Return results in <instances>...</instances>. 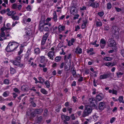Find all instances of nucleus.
<instances>
[{
	"mask_svg": "<svg viewBox=\"0 0 124 124\" xmlns=\"http://www.w3.org/2000/svg\"><path fill=\"white\" fill-rule=\"evenodd\" d=\"M10 23H7L6 25L7 28H6V31H7L8 30L10 29L11 28H10Z\"/></svg>",
	"mask_w": 124,
	"mask_h": 124,
	"instance_id": "c03bdc74",
	"label": "nucleus"
},
{
	"mask_svg": "<svg viewBox=\"0 0 124 124\" xmlns=\"http://www.w3.org/2000/svg\"><path fill=\"white\" fill-rule=\"evenodd\" d=\"M46 39H42L41 41V45H44L45 44Z\"/></svg>",
	"mask_w": 124,
	"mask_h": 124,
	"instance_id": "603ef678",
	"label": "nucleus"
},
{
	"mask_svg": "<svg viewBox=\"0 0 124 124\" xmlns=\"http://www.w3.org/2000/svg\"><path fill=\"white\" fill-rule=\"evenodd\" d=\"M107 8L108 9H110L112 7V5L110 3H108L107 4Z\"/></svg>",
	"mask_w": 124,
	"mask_h": 124,
	"instance_id": "ea45409f",
	"label": "nucleus"
},
{
	"mask_svg": "<svg viewBox=\"0 0 124 124\" xmlns=\"http://www.w3.org/2000/svg\"><path fill=\"white\" fill-rule=\"evenodd\" d=\"M72 74L74 77H76L77 76V74L76 70L74 69L72 70H71Z\"/></svg>",
	"mask_w": 124,
	"mask_h": 124,
	"instance_id": "bb28decb",
	"label": "nucleus"
},
{
	"mask_svg": "<svg viewBox=\"0 0 124 124\" xmlns=\"http://www.w3.org/2000/svg\"><path fill=\"white\" fill-rule=\"evenodd\" d=\"M9 92L8 91H6L4 92L3 94V96L4 97H6L9 95Z\"/></svg>",
	"mask_w": 124,
	"mask_h": 124,
	"instance_id": "2f4dec72",
	"label": "nucleus"
},
{
	"mask_svg": "<svg viewBox=\"0 0 124 124\" xmlns=\"http://www.w3.org/2000/svg\"><path fill=\"white\" fill-rule=\"evenodd\" d=\"M16 14V12L13 11H11L7 13V15L8 16H13Z\"/></svg>",
	"mask_w": 124,
	"mask_h": 124,
	"instance_id": "5701e85b",
	"label": "nucleus"
},
{
	"mask_svg": "<svg viewBox=\"0 0 124 124\" xmlns=\"http://www.w3.org/2000/svg\"><path fill=\"white\" fill-rule=\"evenodd\" d=\"M6 28L5 27L2 28H1V30L2 31V32L1 33L0 36L2 37H4L5 36V33L4 32V31H6Z\"/></svg>",
	"mask_w": 124,
	"mask_h": 124,
	"instance_id": "6ab92c4d",
	"label": "nucleus"
},
{
	"mask_svg": "<svg viewBox=\"0 0 124 124\" xmlns=\"http://www.w3.org/2000/svg\"><path fill=\"white\" fill-rule=\"evenodd\" d=\"M43 111V109L41 108H36L34 109L33 111L31 113V116L32 117H34L36 114H39L42 113Z\"/></svg>",
	"mask_w": 124,
	"mask_h": 124,
	"instance_id": "7ed1b4c3",
	"label": "nucleus"
},
{
	"mask_svg": "<svg viewBox=\"0 0 124 124\" xmlns=\"http://www.w3.org/2000/svg\"><path fill=\"white\" fill-rule=\"evenodd\" d=\"M53 19L54 21L55 22H56L57 21V16L56 14V12L54 11L53 14Z\"/></svg>",
	"mask_w": 124,
	"mask_h": 124,
	"instance_id": "aec40b11",
	"label": "nucleus"
},
{
	"mask_svg": "<svg viewBox=\"0 0 124 124\" xmlns=\"http://www.w3.org/2000/svg\"><path fill=\"white\" fill-rule=\"evenodd\" d=\"M72 99L73 100V101L75 103L77 101H78V99L76 97L73 96L72 97Z\"/></svg>",
	"mask_w": 124,
	"mask_h": 124,
	"instance_id": "37998d69",
	"label": "nucleus"
},
{
	"mask_svg": "<svg viewBox=\"0 0 124 124\" xmlns=\"http://www.w3.org/2000/svg\"><path fill=\"white\" fill-rule=\"evenodd\" d=\"M31 33V31H29L28 30H26V33L27 35H29Z\"/></svg>",
	"mask_w": 124,
	"mask_h": 124,
	"instance_id": "13d9d810",
	"label": "nucleus"
},
{
	"mask_svg": "<svg viewBox=\"0 0 124 124\" xmlns=\"http://www.w3.org/2000/svg\"><path fill=\"white\" fill-rule=\"evenodd\" d=\"M21 89L22 91L24 92H27L29 90V89L25 85H23L21 87Z\"/></svg>",
	"mask_w": 124,
	"mask_h": 124,
	"instance_id": "412c9836",
	"label": "nucleus"
},
{
	"mask_svg": "<svg viewBox=\"0 0 124 124\" xmlns=\"http://www.w3.org/2000/svg\"><path fill=\"white\" fill-rule=\"evenodd\" d=\"M111 62H108L107 63H104V64L106 66H107L108 67H109V66H111Z\"/></svg>",
	"mask_w": 124,
	"mask_h": 124,
	"instance_id": "bf43d9fd",
	"label": "nucleus"
},
{
	"mask_svg": "<svg viewBox=\"0 0 124 124\" xmlns=\"http://www.w3.org/2000/svg\"><path fill=\"white\" fill-rule=\"evenodd\" d=\"M112 93L113 94L116 95L117 94V91L116 90L113 89Z\"/></svg>",
	"mask_w": 124,
	"mask_h": 124,
	"instance_id": "0e129e2a",
	"label": "nucleus"
},
{
	"mask_svg": "<svg viewBox=\"0 0 124 124\" xmlns=\"http://www.w3.org/2000/svg\"><path fill=\"white\" fill-rule=\"evenodd\" d=\"M19 45L18 43L16 42H10L6 48V50L8 52L13 51L17 48Z\"/></svg>",
	"mask_w": 124,
	"mask_h": 124,
	"instance_id": "f257e3e1",
	"label": "nucleus"
},
{
	"mask_svg": "<svg viewBox=\"0 0 124 124\" xmlns=\"http://www.w3.org/2000/svg\"><path fill=\"white\" fill-rule=\"evenodd\" d=\"M108 43L110 46L114 47V49L115 48H116L115 47L116 44V42L114 39H109Z\"/></svg>",
	"mask_w": 124,
	"mask_h": 124,
	"instance_id": "423d86ee",
	"label": "nucleus"
},
{
	"mask_svg": "<svg viewBox=\"0 0 124 124\" xmlns=\"http://www.w3.org/2000/svg\"><path fill=\"white\" fill-rule=\"evenodd\" d=\"M11 17L12 19L14 20H18L19 19V17L17 16H15L14 15L12 16Z\"/></svg>",
	"mask_w": 124,
	"mask_h": 124,
	"instance_id": "e433bc0d",
	"label": "nucleus"
},
{
	"mask_svg": "<svg viewBox=\"0 0 124 124\" xmlns=\"http://www.w3.org/2000/svg\"><path fill=\"white\" fill-rule=\"evenodd\" d=\"M51 51L49 52L47 54L48 56L50 58V59L52 60H53V56L54 54V48L53 47H52L51 48Z\"/></svg>",
	"mask_w": 124,
	"mask_h": 124,
	"instance_id": "20e7f679",
	"label": "nucleus"
},
{
	"mask_svg": "<svg viewBox=\"0 0 124 124\" xmlns=\"http://www.w3.org/2000/svg\"><path fill=\"white\" fill-rule=\"evenodd\" d=\"M66 63L65 64L64 69L65 70H66L67 71H68L70 69L71 63H69L67 65H66Z\"/></svg>",
	"mask_w": 124,
	"mask_h": 124,
	"instance_id": "dca6fc26",
	"label": "nucleus"
},
{
	"mask_svg": "<svg viewBox=\"0 0 124 124\" xmlns=\"http://www.w3.org/2000/svg\"><path fill=\"white\" fill-rule=\"evenodd\" d=\"M22 56V55L18 56L15 59L17 61H20L21 59V58Z\"/></svg>",
	"mask_w": 124,
	"mask_h": 124,
	"instance_id": "49530a36",
	"label": "nucleus"
},
{
	"mask_svg": "<svg viewBox=\"0 0 124 124\" xmlns=\"http://www.w3.org/2000/svg\"><path fill=\"white\" fill-rule=\"evenodd\" d=\"M83 23L81 26V27L82 29H84L85 28L87 23V22L86 21H83Z\"/></svg>",
	"mask_w": 124,
	"mask_h": 124,
	"instance_id": "c85d7f7f",
	"label": "nucleus"
},
{
	"mask_svg": "<svg viewBox=\"0 0 124 124\" xmlns=\"http://www.w3.org/2000/svg\"><path fill=\"white\" fill-rule=\"evenodd\" d=\"M40 62L41 63H44L46 59L45 58V57L43 56H42L40 57Z\"/></svg>",
	"mask_w": 124,
	"mask_h": 124,
	"instance_id": "a878e982",
	"label": "nucleus"
},
{
	"mask_svg": "<svg viewBox=\"0 0 124 124\" xmlns=\"http://www.w3.org/2000/svg\"><path fill=\"white\" fill-rule=\"evenodd\" d=\"M72 55L71 54H68V56L65 55L64 57V60L65 62L67 63L68 61V60H69V63H71V59L72 58Z\"/></svg>",
	"mask_w": 124,
	"mask_h": 124,
	"instance_id": "39448f33",
	"label": "nucleus"
},
{
	"mask_svg": "<svg viewBox=\"0 0 124 124\" xmlns=\"http://www.w3.org/2000/svg\"><path fill=\"white\" fill-rule=\"evenodd\" d=\"M111 74L109 72L104 74L103 75H101L100 76V79H101L107 78L110 77Z\"/></svg>",
	"mask_w": 124,
	"mask_h": 124,
	"instance_id": "1a4fd4ad",
	"label": "nucleus"
},
{
	"mask_svg": "<svg viewBox=\"0 0 124 124\" xmlns=\"http://www.w3.org/2000/svg\"><path fill=\"white\" fill-rule=\"evenodd\" d=\"M123 74V73L121 72H118L116 73V75L118 78L120 77Z\"/></svg>",
	"mask_w": 124,
	"mask_h": 124,
	"instance_id": "a19ab883",
	"label": "nucleus"
},
{
	"mask_svg": "<svg viewBox=\"0 0 124 124\" xmlns=\"http://www.w3.org/2000/svg\"><path fill=\"white\" fill-rule=\"evenodd\" d=\"M105 103L104 102H101L99 104V108L101 110H103L105 107Z\"/></svg>",
	"mask_w": 124,
	"mask_h": 124,
	"instance_id": "f8f14e48",
	"label": "nucleus"
},
{
	"mask_svg": "<svg viewBox=\"0 0 124 124\" xmlns=\"http://www.w3.org/2000/svg\"><path fill=\"white\" fill-rule=\"evenodd\" d=\"M40 92L43 94L46 95L48 93V92L44 88H42L40 90Z\"/></svg>",
	"mask_w": 124,
	"mask_h": 124,
	"instance_id": "393cba45",
	"label": "nucleus"
},
{
	"mask_svg": "<svg viewBox=\"0 0 124 124\" xmlns=\"http://www.w3.org/2000/svg\"><path fill=\"white\" fill-rule=\"evenodd\" d=\"M75 16H74L73 17V19L74 20H76L78 18V17H79V15L78 14L76 15H75Z\"/></svg>",
	"mask_w": 124,
	"mask_h": 124,
	"instance_id": "4d7b16f0",
	"label": "nucleus"
},
{
	"mask_svg": "<svg viewBox=\"0 0 124 124\" xmlns=\"http://www.w3.org/2000/svg\"><path fill=\"white\" fill-rule=\"evenodd\" d=\"M104 13L103 12L101 11L98 13V14L101 17H102Z\"/></svg>",
	"mask_w": 124,
	"mask_h": 124,
	"instance_id": "a18cd8bd",
	"label": "nucleus"
},
{
	"mask_svg": "<svg viewBox=\"0 0 124 124\" xmlns=\"http://www.w3.org/2000/svg\"><path fill=\"white\" fill-rule=\"evenodd\" d=\"M106 41L104 39H101L100 40V45H101V44H105L106 43Z\"/></svg>",
	"mask_w": 124,
	"mask_h": 124,
	"instance_id": "6e6d98bb",
	"label": "nucleus"
},
{
	"mask_svg": "<svg viewBox=\"0 0 124 124\" xmlns=\"http://www.w3.org/2000/svg\"><path fill=\"white\" fill-rule=\"evenodd\" d=\"M99 5V4L97 2H93L89 4V6L93 8H96L98 7Z\"/></svg>",
	"mask_w": 124,
	"mask_h": 124,
	"instance_id": "4468645a",
	"label": "nucleus"
},
{
	"mask_svg": "<svg viewBox=\"0 0 124 124\" xmlns=\"http://www.w3.org/2000/svg\"><path fill=\"white\" fill-rule=\"evenodd\" d=\"M11 62L14 65L17 66H18V65L19 64V63H20L19 62L16 60H12L11 61Z\"/></svg>",
	"mask_w": 124,
	"mask_h": 124,
	"instance_id": "b1692460",
	"label": "nucleus"
},
{
	"mask_svg": "<svg viewBox=\"0 0 124 124\" xmlns=\"http://www.w3.org/2000/svg\"><path fill=\"white\" fill-rule=\"evenodd\" d=\"M58 28V27H57L56 26L53 28V32L56 34H58V33H59L58 31H57V29Z\"/></svg>",
	"mask_w": 124,
	"mask_h": 124,
	"instance_id": "cd10ccee",
	"label": "nucleus"
},
{
	"mask_svg": "<svg viewBox=\"0 0 124 124\" xmlns=\"http://www.w3.org/2000/svg\"><path fill=\"white\" fill-rule=\"evenodd\" d=\"M14 91L16 93H20V91H19V89L17 88H14Z\"/></svg>",
	"mask_w": 124,
	"mask_h": 124,
	"instance_id": "5fc2aeb1",
	"label": "nucleus"
},
{
	"mask_svg": "<svg viewBox=\"0 0 124 124\" xmlns=\"http://www.w3.org/2000/svg\"><path fill=\"white\" fill-rule=\"evenodd\" d=\"M31 19L30 18H28L27 19H24L23 20V23H26L28 22H29L31 21Z\"/></svg>",
	"mask_w": 124,
	"mask_h": 124,
	"instance_id": "4be33fe9",
	"label": "nucleus"
},
{
	"mask_svg": "<svg viewBox=\"0 0 124 124\" xmlns=\"http://www.w3.org/2000/svg\"><path fill=\"white\" fill-rule=\"evenodd\" d=\"M12 7L13 8L16 9L17 7V5L15 4H13Z\"/></svg>",
	"mask_w": 124,
	"mask_h": 124,
	"instance_id": "338daca9",
	"label": "nucleus"
},
{
	"mask_svg": "<svg viewBox=\"0 0 124 124\" xmlns=\"http://www.w3.org/2000/svg\"><path fill=\"white\" fill-rule=\"evenodd\" d=\"M71 119L72 120H75L76 118L75 116H74V114H72L70 116V117Z\"/></svg>",
	"mask_w": 124,
	"mask_h": 124,
	"instance_id": "09e8293b",
	"label": "nucleus"
},
{
	"mask_svg": "<svg viewBox=\"0 0 124 124\" xmlns=\"http://www.w3.org/2000/svg\"><path fill=\"white\" fill-rule=\"evenodd\" d=\"M96 98L97 100L99 101H101L102 98V97L99 95H97Z\"/></svg>",
	"mask_w": 124,
	"mask_h": 124,
	"instance_id": "72a5a7b5",
	"label": "nucleus"
},
{
	"mask_svg": "<svg viewBox=\"0 0 124 124\" xmlns=\"http://www.w3.org/2000/svg\"><path fill=\"white\" fill-rule=\"evenodd\" d=\"M115 118L114 117H113L112 118L110 119V122L111 123H112L114 122L115 120Z\"/></svg>",
	"mask_w": 124,
	"mask_h": 124,
	"instance_id": "052dcab7",
	"label": "nucleus"
},
{
	"mask_svg": "<svg viewBox=\"0 0 124 124\" xmlns=\"http://www.w3.org/2000/svg\"><path fill=\"white\" fill-rule=\"evenodd\" d=\"M67 110H68L69 111V113L70 114H71L72 112V109L71 108H69V107H68L67 108Z\"/></svg>",
	"mask_w": 124,
	"mask_h": 124,
	"instance_id": "680f3d73",
	"label": "nucleus"
},
{
	"mask_svg": "<svg viewBox=\"0 0 124 124\" xmlns=\"http://www.w3.org/2000/svg\"><path fill=\"white\" fill-rule=\"evenodd\" d=\"M86 8L85 6H83L82 7H81L80 8V9L82 10H86Z\"/></svg>",
	"mask_w": 124,
	"mask_h": 124,
	"instance_id": "e2e57ef3",
	"label": "nucleus"
},
{
	"mask_svg": "<svg viewBox=\"0 0 124 124\" xmlns=\"http://www.w3.org/2000/svg\"><path fill=\"white\" fill-rule=\"evenodd\" d=\"M104 59L105 61H109L111 60L112 59L109 57H106L104 58Z\"/></svg>",
	"mask_w": 124,
	"mask_h": 124,
	"instance_id": "58836bf2",
	"label": "nucleus"
},
{
	"mask_svg": "<svg viewBox=\"0 0 124 124\" xmlns=\"http://www.w3.org/2000/svg\"><path fill=\"white\" fill-rule=\"evenodd\" d=\"M9 80L8 79H5L4 81V83L7 85H8L9 84Z\"/></svg>",
	"mask_w": 124,
	"mask_h": 124,
	"instance_id": "8fccbe9b",
	"label": "nucleus"
},
{
	"mask_svg": "<svg viewBox=\"0 0 124 124\" xmlns=\"http://www.w3.org/2000/svg\"><path fill=\"white\" fill-rule=\"evenodd\" d=\"M75 52L77 54H81L82 53V50L81 48L78 46L75 49Z\"/></svg>",
	"mask_w": 124,
	"mask_h": 124,
	"instance_id": "2eb2a0df",
	"label": "nucleus"
},
{
	"mask_svg": "<svg viewBox=\"0 0 124 124\" xmlns=\"http://www.w3.org/2000/svg\"><path fill=\"white\" fill-rule=\"evenodd\" d=\"M66 40L68 41V45L70 46L73 45V43L75 41V39H71L69 41H68V39H66Z\"/></svg>",
	"mask_w": 124,
	"mask_h": 124,
	"instance_id": "f3484780",
	"label": "nucleus"
},
{
	"mask_svg": "<svg viewBox=\"0 0 124 124\" xmlns=\"http://www.w3.org/2000/svg\"><path fill=\"white\" fill-rule=\"evenodd\" d=\"M23 46L21 45L20 46V50L18 52L17 54V55L18 56L22 55L21 54L23 51Z\"/></svg>",
	"mask_w": 124,
	"mask_h": 124,
	"instance_id": "a211bd4d",
	"label": "nucleus"
},
{
	"mask_svg": "<svg viewBox=\"0 0 124 124\" xmlns=\"http://www.w3.org/2000/svg\"><path fill=\"white\" fill-rule=\"evenodd\" d=\"M70 12L71 14L73 15H75L76 14L78 13V11L77 8L74 7H72L71 8Z\"/></svg>",
	"mask_w": 124,
	"mask_h": 124,
	"instance_id": "9b49d317",
	"label": "nucleus"
},
{
	"mask_svg": "<svg viewBox=\"0 0 124 124\" xmlns=\"http://www.w3.org/2000/svg\"><path fill=\"white\" fill-rule=\"evenodd\" d=\"M42 120V116H40L39 117H38V123H39Z\"/></svg>",
	"mask_w": 124,
	"mask_h": 124,
	"instance_id": "3c124183",
	"label": "nucleus"
},
{
	"mask_svg": "<svg viewBox=\"0 0 124 124\" xmlns=\"http://www.w3.org/2000/svg\"><path fill=\"white\" fill-rule=\"evenodd\" d=\"M79 78L78 79V81L79 82H81L83 81V78L80 75H79Z\"/></svg>",
	"mask_w": 124,
	"mask_h": 124,
	"instance_id": "79ce46f5",
	"label": "nucleus"
},
{
	"mask_svg": "<svg viewBox=\"0 0 124 124\" xmlns=\"http://www.w3.org/2000/svg\"><path fill=\"white\" fill-rule=\"evenodd\" d=\"M35 53L37 54H38L40 52V49L39 48H36L34 50Z\"/></svg>",
	"mask_w": 124,
	"mask_h": 124,
	"instance_id": "c756f323",
	"label": "nucleus"
},
{
	"mask_svg": "<svg viewBox=\"0 0 124 124\" xmlns=\"http://www.w3.org/2000/svg\"><path fill=\"white\" fill-rule=\"evenodd\" d=\"M61 117L62 120L69 121L70 119V117L69 116L64 115H62L61 116Z\"/></svg>",
	"mask_w": 124,
	"mask_h": 124,
	"instance_id": "9d476101",
	"label": "nucleus"
},
{
	"mask_svg": "<svg viewBox=\"0 0 124 124\" xmlns=\"http://www.w3.org/2000/svg\"><path fill=\"white\" fill-rule=\"evenodd\" d=\"M118 100L120 103L122 102L124 103V101L123 100V97L122 96H120L118 98Z\"/></svg>",
	"mask_w": 124,
	"mask_h": 124,
	"instance_id": "473e14b6",
	"label": "nucleus"
},
{
	"mask_svg": "<svg viewBox=\"0 0 124 124\" xmlns=\"http://www.w3.org/2000/svg\"><path fill=\"white\" fill-rule=\"evenodd\" d=\"M92 111V109L91 107L89 106H86L85 108L84 111H83L82 116L85 117L88 116Z\"/></svg>",
	"mask_w": 124,
	"mask_h": 124,
	"instance_id": "f03ea898",
	"label": "nucleus"
},
{
	"mask_svg": "<svg viewBox=\"0 0 124 124\" xmlns=\"http://www.w3.org/2000/svg\"><path fill=\"white\" fill-rule=\"evenodd\" d=\"M96 25L97 27L101 26L102 25V23L101 22L96 21Z\"/></svg>",
	"mask_w": 124,
	"mask_h": 124,
	"instance_id": "c9c22d12",
	"label": "nucleus"
},
{
	"mask_svg": "<svg viewBox=\"0 0 124 124\" xmlns=\"http://www.w3.org/2000/svg\"><path fill=\"white\" fill-rule=\"evenodd\" d=\"M26 9L28 11H31V6L30 5H28L26 8Z\"/></svg>",
	"mask_w": 124,
	"mask_h": 124,
	"instance_id": "de8ad7c7",
	"label": "nucleus"
},
{
	"mask_svg": "<svg viewBox=\"0 0 124 124\" xmlns=\"http://www.w3.org/2000/svg\"><path fill=\"white\" fill-rule=\"evenodd\" d=\"M121 55L123 56L124 57V49H123L121 50Z\"/></svg>",
	"mask_w": 124,
	"mask_h": 124,
	"instance_id": "774afa93",
	"label": "nucleus"
},
{
	"mask_svg": "<svg viewBox=\"0 0 124 124\" xmlns=\"http://www.w3.org/2000/svg\"><path fill=\"white\" fill-rule=\"evenodd\" d=\"M89 104L92 107H94L95 108L96 107V106L95 103L96 102L95 100L93 98H91L89 99Z\"/></svg>",
	"mask_w": 124,
	"mask_h": 124,
	"instance_id": "0eeeda50",
	"label": "nucleus"
},
{
	"mask_svg": "<svg viewBox=\"0 0 124 124\" xmlns=\"http://www.w3.org/2000/svg\"><path fill=\"white\" fill-rule=\"evenodd\" d=\"M115 8L116 9V10L117 12H119L121 10V9L119 8L115 7Z\"/></svg>",
	"mask_w": 124,
	"mask_h": 124,
	"instance_id": "69168bd1",
	"label": "nucleus"
},
{
	"mask_svg": "<svg viewBox=\"0 0 124 124\" xmlns=\"http://www.w3.org/2000/svg\"><path fill=\"white\" fill-rule=\"evenodd\" d=\"M112 33L114 34L116 33L117 34L118 33L119 29L118 27L116 26H112L111 29Z\"/></svg>",
	"mask_w": 124,
	"mask_h": 124,
	"instance_id": "6e6552de",
	"label": "nucleus"
},
{
	"mask_svg": "<svg viewBox=\"0 0 124 124\" xmlns=\"http://www.w3.org/2000/svg\"><path fill=\"white\" fill-rule=\"evenodd\" d=\"M61 56H57L55 58V61L57 62H59L61 61Z\"/></svg>",
	"mask_w": 124,
	"mask_h": 124,
	"instance_id": "4c0bfd02",
	"label": "nucleus"
},
{
	"mask_svg": "<svg viewBox=\"0 0 124 124\" xmlns=\"http://www.w3.org/2000/svg\"><path fill=\"white\" fill-rule=\"evenodd\" d=\"M46 86L48 88H49L50 86V84L48 80H46L45 83Z\"/></svg>",
	"mask_w": 124,
	"mask_h": 124,
	"instance_id": "7c9ffc66",
	"label": "nucleus"
},
{
	"mask_svg": "<svg viewBox=\"0 0 124 124\" xmlns=\"http://www.w3.org/2000/svg\"><path fill=\"white\" fill-rule=\"evenodd\" d=\"M58 28V31L59 33H60L64 31L65 29V26L62 25H59Z\"/></svg>",
	"mask_w": 124,
	"mask_h": 124,
	"instance_id": "ddd939ff",
	"label": "nucleus"
},
{
	"mask_svg": "<svg viewBox=\"0 0 124 124\" xmlns=\"http://www.w3.org/2000/svg\"><path fill=\"white\" fill-rule=\"evenodd\" d=\"M48 35V33H46L45 34L43 37L44 39H47Z\"/></svg>",
	"mask_w": 124,
	"mask_h": 124,
	"instance_id": "864d4df0",
	"label": "nucleus"
},
{
	"mask_svg": "<svg viewBox=\"0 0 124 124\" xmlns=\"http://www.w3.org/2000/svg\"><path fill=\"white\" fill-rule=\"evenodd\" d=\"M10 73L11 74H14L16 72V70L15 69L11 67H10Z\"/></svg>",
	"mask_w": 124,
	"mask_h": 124,
	"instance_id": "f704fd0d",
	"label": "nucleus"
}]
</instances>
